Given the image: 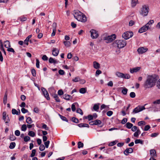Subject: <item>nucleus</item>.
I'll return each mask as SVG.
<instances>
[{
  "mask_svg": "<svg viewBox=\"0 0 160 160\" xmlns=\"http://www.w3.org/2000/svg\"><path fill=\"white\" fill-rule=\"evenodd\" d=\"M157 80V78L155 76L148 75L144 84V87L146 88L153 87L155 85Z\"/></svg>",
  "mask_w": 160,
  "mask_h": 160,
  "instance_id": "nucleus-1",
  "label": "nucleus"
},
{
  "mask_svg": "<svg viewBox=\"0 0 160 160\" xmlns=\"http://www.w3.org/2000/svg\"><path fill=\"white\" fill-rule=\"evenodd\" d=\"M73 15L74 18L78 21L84 22L87 21L86 16L78 10L74 11Z\"/></svg>",
  "mask_w": 160,
  "mask_h": 160,
  "instance_id": "nucleus-2",
  "label": "nucleus"
},
{
  "mask_svg": "<svg viewBox=\"0 0 160 160\" xmlns=\"http://www.w3.org/2000/svg\"><path fill=\"white\" fill-rule=\"evenodd\" d=\"M126 44V42L124 40H117L112 43L114 47L121 48H123Z\"/></svg>",
  "mask_w": 160,
  "mask_h": 160,
  "instance_id": "nucleus-3",
  "label": "nucleus"
},
{
  "mask_svg": "<svg viewBox=\"0 0 160 160\" xmlns=\"http://www.w3.org/2000/svg\"><path fill=\"white\" fill-rule=\"evenodd\" d=\"M148 10L149 8L148 6L146 5L143 6L141 9L140 13L143 16H146L148 14Z\"/></svg>",
  "mask_w": 160,
  "mask_h": 160,
  "instance_id": "nucleus-4",
  "label": "nucleus"
},
{
  "mask_svg": "<svg viewBox=\"0 0 160 160\" xmlns=\"http://www.w3.org/2000/svg\"><path fill=\"white\" fill-rule=\"evenodd\" d=\"M116 38V35L115 34L108 36L103 38V40L105 41L107 43L110 42L114 40Z\"/></svg>",
  "mask_w": 160,
  "mask_h": 160,
  "instance_id": "nucleus-5",
  "label": "nucleus"
},
{
  "mask_svg": "<svg viewBox=\"0 0 160 160\" xmlns=\"http://www.w3.org/2000/svg\"><path fill=\"white\" fill-rule=\"evenodd\" d=\"M133 35V33L132 32L127 31L123 34L122 37L125 39H128L131 38Z\"/></svg>",
  "mask_w": 160,
  "mask_h": 160,
  "instance_id": "nucleus-6",
  "label": "nucleus"
},
{
  "mask_svg": "<svg viewBox=\"0 0 160 160\" xmlns=\"http://www.w3.org/2000/svg\"><path fill=\"white\" fill-rule=\"evenodd\" d=\"M91 37L92 39H96L99 36L98 32L94 29H92L90 31Z\"/></svg>",
  "mask_w": 160,
  "mask_h": 160,
  "instance_id": "nucleus-7",
  "label": "nucleus"
},
{
  "mask_svg": "<svg viewBox=\"0 0 160 160\" xmlns=\"http://www.w3.org/2000/svg\"><path fill=\"white\" fill-rule=\"evenodd\" d=\"M145 109L144 106H138L133 110V113H136Z\"/></svg>",
  "mask_w": 160,
  "mask_h": 160,
  "instance_id": "nucleus-8",
  "label": "nucleus"
},
{
  "mask_svg": "<svg viewBox=\"0 0 160 160\" xmlns=\"http://www.w3.org/2000/svg\"><path fill=\"white\" fill-rule=\"evenodd\" d=\"M41 89L44 96L47 100H49L50 99V98L49 94L46 89L43 87H42Z\"/></svg>",
  "mask_w": 160,
  "mask_h": 160,
  "instance_id": "nucleus-9",
  "label": "nucleus"
},
{
  "mask_svg": "<svg viewBox=\"0 0 160 160\" xmlns=\"http://www.w3.org/2000/svg\"><path fill=\"white\" fill-rule=\"evenodd\" d=\"M148 50L146 48L140 47L137 49V52L139 54H142L147 52Z\"/></svg>",
  "mask_w": 160,
  "mask_h": 160,
  "instance_id": "nucleus-10",
  "label": "nucleus"
},
{
  "mask_svg": "<svg viewBox=\"0 0 160 160\" xmlns=\"http://www.w3.org/2000/svg\"><path fill=\"white\" fill-rule=\"evenodd\" d=\"M2 119L6 124L8 123L9 121H10L8 115H7L6 112H3Z\"/></svg>",
  "mask_w": 160,
  "mask_h": 160,
  "instance_id": "nucleus-11",
  "label": "nucleus"
},
{
  "mask_svg": "<svg viewBox=\"0 0 160 160\" xmlns=\"http://www.w3.org/2000/svg\"><path fill=\"white\" fill-rule=\"evenodd\" d=\"M150 28V27L148 26V24H146L143 27L141 28L139 30L138 32L140 33H142L147 31Z\"/></svg>",
  "mask_w": 160,
  "mask_h": 160,
  "instance_id": "nucleus-12",
  "label": "nucleus"
},
{
  "mask_svg": "<svg viewBox=\"0 0 160 160\" xmlns=\"http://www.w3.org/2000/svg\"><path fill=\"white\" fill-rule=\"evenodd\" d=\"M141 68V67H138L130 68V72L131 73L137 72H138Z\"/></svg>",
  "mask_w": 160,
  "mask_h": 160,
  "instance_id": "nucleus-13",
  "label": "nucleus"
},
{
  "mask_svg": "<svg viewBox=\"0 0 160 160\" xmlns=\"http://www.w3.org/2000/svg\"><path fill=\"white\" fill-rule=\"evenodd\" d=\"M150 154L152 158H154L157 157V154L155 150L152 149L150 150Z\"/></svg>",
  "mask_w": 160,
  "mask_h": 160,
  "instance_id": "nucleus-14",
  "label": "nucleus"
},
{
  "mask_svg": "<svg viewBox=\"0 0 160 160\" xmlns=\"http://www.w3.org/2000/svg\"><path fill=\"white\" fill-rule=\"evenodd\" d=\"M133 151V149L131 148H127L124 152V153L126 155H128L129 153H132Z\"/></svg>",
  "mask_w": 160,
  "mask_h": 160,
  "instance_id": "nucleus-15",
  "label": "nucleus"
},
{
  "mask_svg": "<svg viewBox=\"0 0 160 160\" xmlns=\"http://www.w3.org/2000/svg\"><path fill=\"white\" fill-rule=\"evenodd\" d=\"M59 53V50L56 48H53L52 52V55L55 56H56L58 55Z\"/></svg>",
  "mask_w": 160,
  "mask_h": 160,
  "instance_id": "nucleus-16",
  "label": "nucleus"
},
{
  "mask_svg": "<svg viewBox=\"0 0 160 160\" xmlns=\"http://www.w3.org/2000/svg\"><path fill=\"white\" fill-rule=\"evenodd\" d=\"M4 44L5 47L7 48L11 47L10 42L8 40L4 42Z\"/></svg>",
  "mask_w": 160,
  "mask_h": 160,
  "instance_id": "nucleus-17",
  "label": "nucleus"
},
{
  "mask_svg": "<svg viewBox=\"0 0 160 160\" xmlns=\"http://www.w3.org/2000/svg\"><path fill=\"white\" fill-rule=\"evenodd\" d=\"M12 114L15 115L16 114L17 115H19L20 114V111L19 110V112H18L15 109H12Z\"/></svg>",
  "mask_w": 160,
  "mask_h": 160,
  "instance_id": "nucleus-18",
  "label": "nucleus"
},
{
  "mask_svg": "<svg viewBox=\"0 0 160 160\" xmlns=\"http://www.w3.org/2000/svg\"><path fill=\"white\" fill-rule=\"evenodd\" d=\"M77 125L80 128L89 127V126L88 124L87 123H81L78 124Z\"/></svg>",
  "mask_w": 160,
  "mask_h": 160,
  "instance_id": "nucleus-19",
  "label": "nucleus"
},
{
  "mask_svg": "<svg viewBox=\"0 0 160 160\" xmlns=\"http://www.w3.org/2000/svg\"><path fill=\"white\" fill-rule=\"evenodd\" d=\"M32 35H30L27 37L26 39L24 40V44H26L27 45H28V42L29 41V39L32 37Z\"/></svg>",
  "mask_w": 160,
  "mask_h": 160,
  "instance_id": "nucleus-20",
  "label": "nucleus"
},
{
  "mask_svg": "<svg viewBox=\"0 0 160 160\" xmlns=\"http://www.w3.org/2000/svg\"><path fill=\"white\" fill-rule=\"evenodd\" d=\"M141 133V131L139 129H138L133 134L134 137L138 138L139 135Z\"/></svg>",
  "mask_w": 160,
  "mask_h": 160,
  "instance_id": "nucleus-21",
  "label": "nucleus"
},
{
  "mask_svg": "<svg viewBox=\"0 0 160 160\" xmlns=\"http://www.w3.org/2000/svg\"><path fill=\"white\" fill-rule=\"evenodd\" d=\"M63 99L68 100H69L70 98H72L71 96L67 94H65L63 96Z\"/></svg>",
  "mask_w": 160,
  "mask_h": 160,
  "instance_id": "nucleus-22",
  "label": "nucleus"
},
{
  "mask_svg": "<svg viewBox=\"0 0 160 160\" xmlns=\"http://www.w3.org/2000/svg\"><path fill=\"white\" fill-rule=\"evenodd\" d=\"M53 97L55 98L56 101L58 102H60V101L58 95L56 94H54L52 95Z\"/></svg>",
  "mask_w": 160,
  "mask_h": 160,
  "instance_id": "nucleus-23",
  "label": "nucleus"
},
{
  "mask_svg": "<svg viewBox=\"0 0 160 160\" xmlns=\"http://www.w3.org/2000/svg\"><path fill=\"white\" fill-rule=\"evenodd\" d=\"M138 3V0H132L131 6L132 7H134Z\"/></svg>",
  "mask_w": 160,
  "mask_h": 160,
  "instance_id": "nucleus-24",
  "label": "nucleus"
},
{
  "mask_svg": "<svg viewBox=\"0 0 160 160\" xmlns=\"http://www.w3.org/2000/svg\"><path fill=\"white\" fill-rule=\"evenodd\" d=\"M93 67L94 68L97 69L99 67V64L96 61H94L93 62Z\"/></svg>",
  "mask_w": 160,
  "mask_h": 160,
  "instance_id": "nucleus-25",
  "label": "nucleus"
},
{
  "mask_svg": "<svg viewBox=\"0 0 160 160\" xmlns=\"http://www.w3.org/2000/svg\"><path fill=\"white\" fill-rule=\"evenodd\" d=\"M135 144L140 143L143 144V141L140 139H136L135 141Z\"/></svg>",
  "mask_w": 160,
  "mask_h": 160,
  "instance_id": "nucleus-26",
  "label": "nucleus"
},
{
  "mask_svg": "<svg viewBox=\"0 0 160 160\" xmlns=\"http://www.w3.org/2000/svg\"><path fill=\"white\" fill-rule=\"evenodd\" d=\"M122 76L123 77H122V78L126 79H128L130 78V76L128 74H124L123 73V75Z\"/></svg>",
  "mask_w": 160,
  "mask_h": 160,
  "instance_id": "nucleus-27",
  "label": "nucleus"
},
{
  "mask_svg": "<svg viewBox=\"0 0 160 160\" xmlns=\"http://www.w3.org/2000/svg\"><path fill=\"white\" fill-rule=\"evenodd\" d=\"M126 127L128 129L131 128L133 126V124L130 122H127L126 124Z\"/></svg>",
  "mask_w": 160,
  "mask_h": 160,
  "instance_id": "nucleus-28",
  "label": "nucleus"
},
{
  "mask_svg": "<svg viewBox=\"0 0 160 160\" xmlns=\"http://www.w3.org/2000/svg\"><path fill=\"white\" fill-rule=\"evenodd\" d=\"M16 146V143L15 142H12L10 143L9 148L10 149H12L14 148Z\"/></svg>",
  "mask_w": 160,
  "mask_h": 160,
  "instance_id": "nucleus-29",
  "label": "nucleus"
},
{
  "mask_svg": "<svg viewBox=\"0 0 160 160\" xmlns=\"http://www.w3.org/2000/svg\"><path fill=\"white\" fill-rule=\"evenodd\" d=\"M18 19L22 22L25 21L27 20V18L24 16L20 17Z\"/></svg>",
  "mask_w": 160,
  "mask_h": 160,
  "instance_id": "nucleus-30",
  "label": "nucleus"
},
{
  "mask_svg": "<svg viewBox=\"0 0 160 160\" xmlns=\"http://www.w3.org/2000/svg\"><path fill=\"white\" fill-rule=\"evenodd\" d=\"M49 62L51 63L55 64L57 63L56 61L54 60L53 58H50L49 60Z\"/></svg>",
  "mask_w": 160,
  "mask_h": 160,
  "instance_id": "nucleus-31",
  "label": "nucleus"
},
{
  "mask_svg": "<svg viewBox=\"0 0 160 160\" xmlns=\"http://www.w3.org/2000/svg\"><path fill=\"white\" fill-rule=\"evenodd\" d=\"M26 122L28 124H31L32 122V121L31 118L30 117H28L27 118Z\"/></svg>",
  "mask_w": 160,
  "mask_h": 160,
  "instance_id": "nucleus-32",
  "label": "nucleus"
},
{
  "mask_svg": "<svg viewBox=\"0 0 160 160\" xmlns=\"http://www.w3.org/2000/svg\"><path fill=\"white\" fill-rule=\"evenodd\" d=\"M146 124V122L144 121H142L139 122L138 123V125L139 126H142Z\"/></svg>",
  "mask_w": 160,
  "mask_h": 160,
  "instance_id": "nucleus-33",
  "label": "nucleus"
},
{
  "mask_svg": "<svg viewBox=\"0 0 160 160\" xmlns=\"http://www.w3.org/2000/svg\"><path fill=\"white\" fill-rule=\"evenodd\" d=\"M116 75L119 78H122L123 77V73L119 72H117L116 73Z\"/></svg>",
  "mask_w": 160,
  "mask_h": 160,
  "instance_id": "nucleus-34",
  "label": "nucleus"
},
{
  "mask_svg": "<svg viewBox=\"0 0 160 160\" xmlns=\"http://www.w3.org/2000/svg\"><path fill=\"white\" fill-rule=\"evenodd\" d=\"M59 116H60V118L63 121H66L67 122H68V120L64 116H63L60 114H59Z\"/></svg>",
  "mask_w": 160,
  "mask_h": 160,
  "instance_id": "nucleus-35",
  "label": "nucleus"
},
{
  "mask_svg": "<svg viewBox=\"0 0 160 160\" xmlns=\"http://www.w3.org/2000/svg\"><path fill=\"white\" fill-rule=\"evenodd\" d=\"M101 108L102 109L105 108L107 110H108L109 109L108 106L104 104H102L101 106Z\"/></svg>",
  "mask_w": 160,
  "mask_h": 160,
  "instance_id": "nucleus-36",
  "label": "nucleus"
},
{
  "mask_svg": "<svg viewBox=\"0 0 160 160\" xmlns=\"http://www.w3.org/2000/svg\"><path fill=\"white\" fill-rule=\"evenodd\" d=\"M42 128L47 130H49V128L47 126V125L46 124L44 123H42Z\"/></svg>",
  "mask_w": 160,
  "mask_h": 160,
  "instance_id": "nucleus-37",
  "label": "nucleus"
},
{
  "mask_svg": "<svg viewBox=\"0 0 160 160\" xmlns=\"http://www.w3.org/2000/svg\"><path fill=\"white\" fill-rule=\"evenodd\" d=\"M63 43L67 47L70 46L71 45L70 42L69 41H64L63 42Z\"/></svg>",
  "mask_w": 160,
  "mask_h": 160,
  "instance_id": "nucleus-38",
  "label": "nucleus"
},
{
  "mask_svg": "<svg viewBox=\"0 0 160 160\" xmlns=\"http://www.w3.org/2000/svg\"><path fill=\"white\" fill-rule=\"evenodd\" d=\"M86 89L85 88H81L79 90V92L80 93L84 94L86 92Z\"/></svg>",
  "mask_w": 160,
  "mask_h": 160,
  "instance_id": "nucleus-39",
  "label": "nucleus"
},
{
  "mask_svg": "<svg viewBox=\"0 0 160 160\" xmlns=\"http://www.w3.org/2000/svg\"><path fill=\"white\" fill-rule=\"evenodd\" d=\"M28 135L31 137H34L35 136V133L33 131H30L29 132Z\"/></svg>",
  "mask_w": 160,
  "mask_h": 160,
  "instance_id": "nucleus-40",
  "label": "nucleus"
},
{
  "mask_svg": "<svg viewBox=\"0 0 160 160\" xmlns=\"http://www.w3.org/2000/svg\"><path fill=\"white\" fill-rule=\"evenodd\" d=\"M21 130L23 131H25L27 129V126L26 124H23L22 125L21 128Z\"/></svg>",
  "mask_w": 160,
  "mask_h": 160,
  "instance_id": "nucleus-41",
  "label": "nucleus"
},
{
  "mask_svg": "<svg viewBox=\"0 0 160 160\" xmlns=\"http://www.w3.org/2000/svg\"><path fill=\"white\" fill-rule=\"evenodd\" d=\"M78 148H82L83 147V144L81 142H78Z\"/></svg>",
  "mask_w": 160,
  "mask_h": 160,
  "instance_id": "nucleus-42",
  "label": "nucleus"
},
{
  "mask_svg": "<svg viewBox=\"0 0 160 160\" xmlns=\"http://www.w3.org/2000/svg\"><path fill=\"white\" fill-rule=\"evenodd\" d=\"M72 122H75V123H78L79 122V120H78L77 118H76L75 117H73L72 118Z\"/></svg>",
  "mask_w": 160,
  "mask_h": 160,
  "instance_id": "nucleus-43",
  "label": "nucleus"
},
{
  "mask_svg": "<svg viewBox=\"0 0 160 160\" xmlns=\"http://www.w3.org/2000/svg\"><path fill=\"white\" fill-rule=\"evenodd\" d=\"M99 104H95L93 107V109L95 111H97L99 109Z\"/></svg>",
  "mask_w": 160,
  "mask_h": 160,
  "instance_id": "nucleus-44",
  "label": "nucleus"
},
{
  "mask_svg": "<svg viewBox=\"0 0 160 160\" xmlns=\"http://www.w3.org/2000/svg\"><path fill=\"white\" fill-rule=\"evenodd\" d=\"M128 90L127 88H124L122 90V92L124 95H126L127 94Z\"/></svg>",
  "mask_w": 160,
  "mask_h": 160,
  "instance_id": "nucleus-45",
  "label": "nucleus"
},
{
  "mask_svg": "<svg viewBox=\"0 0 160 160\" xmlns=\"http://www.w3.org/2000/svg\"><path fill=\"white\" fill-rule=\"evenodd\" d=\"M36 151L35 149H33L32 151V153L31 154L30 157H33L35 156L36 153Z\"/></svg>",
  "mask_w": 160,
  "mask_h": 160,
  "instance_id": "nucleus-46",
  "label": "nucleus"
},
{
  "mask_svg": "<svg viewBox=\"0 0 160 160\" xmlns=\"http://www.w3.org/2000/svg\"><path fill=\"white\" fill-rule=\"evenodd\" d=\"M117 142L118 141H113V142H110L109 144V145L110 146H113L116 144Z\"/></svg>",
  "mask_w": 160,
  "mask_h": 160,
  "instance_id": "nucleus-47",
  "label": "nucleus"
},
{
  "mask_svg": "<svg viewBox=\"0 0 160 160\" xmlns=\"http://www.w3.org/2000/svg\"><path fill=\"white\" fill-rule=\"evenodd\" d=\"M154 22V21L153 20H150L148 23H147L146 24H148V26L150 27L151 25Z\"/></svg>",
  "mask_w": 160,
  "mask_h": 160,
  "instance_id": "nucleus-48",
  "label": "nucleus"
},
{
  "mask_svg": "<svg viewBox=\"0 0 160 160\" xmlns=\"http://www.w3.org/2000/svg\"><path fill=\"white\" fill-rule=\"evenodd\" d=\"M76 112L77 113H79L81 115H82L83 114V113L82 110L80 108L77 109L76 110Z\"/></svg>",
  "mask_w": 160,
  "mask_h": 160,
  "instance_id": "nucleus-49",
  "label": "nucleus"
},
{
  "mask_svg": "<svg viewBox=\"0 0 160 160\" xmlns=\"http://www.w3.org/2000/svg\"><path fill=\"white\" fill-rule=\"evenodd\" d=\"M30 138L28 136H26L24 138V141L25 142H27L30 140Z\"/></svg>",
  "mask_w": 160,
  "mask_h": 160,
  "instance_id": "nucleus-50",
  "label": "nucleus"
},
{
  "mask_svg": "<svg viewBox=\"0 0 160 160\" xmlns=\"http://www.w3.org/2000/svg\"><path fill=\"white\" fill-rule=\"evenodd\" d=\"M153 104L154 105H157L160 104V99L157 100L152 102Z\"/></svg>",
  "mask_w": 160,
  "mask_h": 160,
  "instance_id": "nucleus-51",
  "label": "nucleus"
},
{
  "mask_svg": "<svg viewBox=\"0 0 160 160\" xmlns=\"http://www.w3.org/2000/svg\"><path fill=\"white\" fill-rule=\"evenodd\" d=\"M45 149V147L44 146L43 144H41L39 147V150L41 151H42L44 150Z\"/></svg>",
  "mask_w": 160,
  "mask_h": 160,
  "instance_id": "nucleus-52",
  "label": "nucleus"
},
{
  "mask_svg": "<svg viewBox=\"0 0 160 160\" xmlns=\"http://www.w3.org/2000/svg\"><path fill=\"white\" fill-rule=\"evenodd\" d=\"M21 111L23 113H25L28 112V110L25 109L24 108H22Z\"/></svg>",
  "mask_w": 160,
  "mask_h": 160,
  "instance_id": "nucleus-53",
  "label": "nucleus"
},
{
  "mask_svg": "<svg viewBox=\"0 0 160 160\" xmlns=\"http://www.w3.org/2000/svg\"><path fill=\"white\" fill-rule=\"evenodd\" d=\"M7 51L9 52L14 53L15 52L14 49L12 48H8Z\"/></svg>",
  "mask_w": 160,
  "mask_h": 160,
  "instance_id": "nucleus-54",
  "label": "nucleus"
},
{
  "mask_svg": "<svg viewBox=\"0 0 160 160\" xmlns=\"http://www.w3.org/2000/svg\"><path fill=\"white\" fill-rule=\"evenodd\" d=\"M31 72L32 75L33 77H35L36 76V71L34 69H32L31 70Z\"/></svg>",
  "mask_w": 160,
  "mask_h": 160,
  "instance_id": "nucleus-55",
  "label": "nucleus"
},
{
  "mask_svg": "<svg viewBox=\"0 0 160 160\" xmlns=\"http://www.w3.org/2000/svg\"><path fill=\"white\" fill-rule=\"evenodd\" d=\"M58 73L60 75H62L64 74L65 72L63 70L60 69L58 71Z\"/></svg>",
  "mask_w": 160,
  "mask_h": 160,
  "instance_id": "nucleus-56",
  "label": "nucleus"
},
{
  "mask_svg": "<svg viewBox=\"0 0 160 160\" xmlns=\"http://www.w3.org/2000/svg\"><path fill=\"white\" fill-rule=\"evenodd\" d=\"M150 128V127L149 125H147L145 126L144 130L145 131H148Z\"/></svg>",
  "mask_w": 160,
  "mask_h": 160,
  "instance_id": "nucleus-57",
  "label": "nucleus"
},
{
  "mask_svg": "<svg viewBox=\"0 0 160 160\" xmlns=\"http://www.w3.org/2000/svg\"><path fill=\"white\" fill-rule=\"evenodd\" d=\"M130 96L132 98H134L135 97L136 94L135 92H132L130 93Z\"/></svg>",
  "mask_w": 160,
  "mask_h": 160,
  "instance_id": "nucleus-58",
  "label": "nucleus"
},
{
  "mask_svg": "<svg viewBox=\"0 0 160 160\" xmlns=\"http://www.w3.org/2000/svg\"><path fill=\"white\" fill-rule=\"evenodd\" d=\"M49 143L50 141H48L44 142V144L46 148H48V147Z\"/></svg>",
  "mask_w": 160,
  "mask_h": 160,
  "instance_id": "nucleus-59",
  "label": "nucleus"
},
{
  "mask_svg": "<svg viewBox=\"0 0 160 160\" xmlns=\"http://www.w3.org/2000/svg\"><path fill=\"white\" fill-rule=\"evenodd\" d=\"M36 66L38 68H39V61L38 59H36Z\"/></svg>",
  "mask_w": 160,
  "mask_h": 160,
  "instance_id": "nucleus-60",
  "label": "nucleus"
},
{
  "mask_svg": "<svg viewBox=\"0 0 160 160\" xmlns=\"http://www.w3.org/2000/svg\"><path fill=\"white\" fill-rule=\"evenodd\" d=\"M15 135L17 136H18L20 135V132L18 130H16L15 132Z\"/></svg>",
  "mask_w": 160,
  "mask_h": 160,
  "instance_id": "nucleus-61",
  "label": "nucleus"
},
{
  "mask_svg": "<svg viewBox=\"0 0 160 160\" xmlns=\"http://www.w3.org/2000/svg\"><path fill=\"white\" fill-rule=\"evenodd\" d=\"M113 114V112L111 111H108L107 113V115L108 116H111Z\"/></svg>",
  "mask_w": 160,
  "mask_h": 160,
  "instance_id": "nucleus-62",
  "label": "nucleus"
},
{
  "mask_svg": "<svg viewBox=\"0 0 160 160\" xmlns=\"http://www.w3.org/2000/svg\"><path fill=\"white\" fill-rule=\"evenodd\" d=\"M58 94L59 95L61 96L63 94V92L62 90H59L58 91Z\"/></svg>",
  "mask_w": 160,
  "mask_h": 160,
  "instance_id": "nucleus-63",
  "label": "nucleus"
},
{
  "mask_svg": "<svg viewBox=\"0 0 160 160\" xmlns=\"http://www.w3.org/2000/svg\"><path fill=\"white\" fill-rule=\"evenodd\" d=\"M157 86L158 88L160 89V79L157 82Z\"/></svg>",
  "mask_w": 160,
  "mask_h": 160,
  "instance_id": "nucleus-64",
  "label": "nucleus"
}]
</instances>
